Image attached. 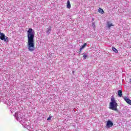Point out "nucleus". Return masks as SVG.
I'll use <instances>...</instances> for the list:
<instances>
[{"mask_svg": "<svg viewBox=\"0 0 131 131\" xmlns=\"http://www.w3.org/2000/svg\"><path fill=\"white\" fill-rule=\"evenodd\" d=\"M35 32L31 28H29L27 31V37H28V49L30 52H33L35 50V47L34 46V35Z\"/></svg>", "mask_w": 131, "mask_h": 131, "instance_id": "1", "label": "nucleus"}, {"mask_svg": "<svg viewBox=\"0 0 131 131\" xmlns=\"http://www.w3.org/2000/svg\"><path fill=\"white\" fill-rule=\"evenodd\" d=\"M111 101V102L110 103L109 108L111 109V110H113L114 111H117V106H118V105L115 100V98L112 97Z\"/></svg>", "mask_w": 131, "mask_h": 131, "instance_id": "2", "label": "nucleus"}, {"mask_svg": "<svg viewBox=\"0 0 131 131\" xmlns=\"http://www.w3.org/2000/svg\"><path fill=\"white\" fill-rule=\"evenodd\" d=\"M0 39L1 40H4V41H6V42L9 41V37H6V35H5L4 33L0 34Z\"/></svg>", "mask_w": 131, "mask_h": 131, "instance_id": "3", "label": "nucleus"}, {"mask_svg": "<svg viewBox=\"0 0 131 131\" xmlns=\"http://www.w3.org/2000/svg\"><path fill=\"white\" fill-rule=\"evenodd\" d=\"M106 126L108 128L110 127H112L113 126V122L111 121V120H108L106 122Z\"/></svg>", "mask_w": 131, "mask_h": 131, "instance_id": "4", "label": "nucleus"}, {"mask_svg": "<svg viewBox=\"0 0 131 131\" xmlns=\"http://www.w3.org/2000/svg\"><path fill=\"white\" fill-rule=\"evenodd\" d=\"M123 99L125 101L126 103L129 105H131V100L127 98V97L125 96L123 97Z\"/></svg>", "mask_w": 131, "mask_h": 131, "instance_id": "5", "label": "nucleus"}, {"mask_svg": "<svg viewBox=\"0 0 131 131\" xmlns=\"http://www.w3.org/2000/svg\"><path fill=\"white\" fill-rule=\"evenodd\" d=\"M51 31H52V27H49L46 30V33H48V34H50L51 33Z\"/></svg>", "mask_w": 131, "mask_h": 131, "instance_id": "6", "label": "nucleus"}, {"mask_svg": "<svg viewBox=\"0 0 131 131\" xmlns=\"http://www.w3.org/2000/svg\"><path fill=\"white\" fill-rule=\"evenodd\" d=\"M67 8H68V9H70V8H71V4H70V1L69 0H68L67 2Z\"/></svg>", "mask_w": 131, "mask_h": 131, "instance_id": "7", "label": "nucleus"}, {"mask_svg": "<svg viewBox=\"0 0 131 131\" xmlns=\"http://www.w3.org/2000/svg\"><path fill=\"white\" fill-rule=\"evenodd\" d=\"M118 95L120 98H121V97H122V91L121 90H119L118 91Z\"/></svg>", "mask_w": 131, "mask_h": 131, "instance_id": "8", "label": "nucleus"}, {"mask_svg": "<svg viewBox=\"0 0 131 131\" xmlns=\"http://www.w3.org/2000/svg\"><path fill=\"white\" fill-rule=\"evenodd\" d=\"M98 12L100 13L101 14H104V10H103V9L100 8L98 9Z\"/></svg>", "mask_w": 131, "mask_h": 131, "instance_id": "9", "label": "nucleus"}, {"mask_svg": "<svg viewBox=\"0 0 131 131\" xmlns=\"http://www.w3.org/2000/svg\"><path fill=\"white\" fill-rule=\"evenodd\" d=\"M107 27H108V28H110L111 27V26H114V25L113 24H109V21H108L107 23Z\"/></svg>", "mask_w": 131, "mask_h": 131, "instance_id": "10", "label": "nucleus"}, {"mask_svg": "<svg viewBox=\"0 0 131 131\" xmlns=\"http://www.w3.org/2000/svg\"><path fill=\"white\" fill-rule=\"evenodd\" d=\"M112 50L113 52H115V53H118V50H117V49H116L114 47H112Z\"/></svg>", "mask_w": 131, "mask_h": 131, "instance_id": "11", "label": "nucleus"}, {"mask_svg": "<svg viewBox=\"0 0 131 131\" xmlns=\"http://www.w3.org/2000/svg\"><path fill=\"white\" fill-rule=\"evenodd\" d=\"M86 47V43H84L82 46H81V49H83Z\"/></svg>", "mask_w": 131, "mask_h": 131, "instance_id": "12", "label": "nucleus"}, {"mask_svg": "<svg viewBox=\"0 0 131 131\" xmlns=\"http://www.w3.org/2000/svg\"><path fill=\"white\" fill-rule=\"evenodd\" d=\"M83 59H86L88 58V55L85 53H83Z\"/></svg>", "mask_w": 131, "mask_h": 131, "instance_id": "13", "label": "nucleus"}, {"mask_svg": "<svg viewBox=\"0 0 131 131\" xmlns=\"http://www.w3.org/2000/svg\"><path fill=\"white\" fill-rule=\"evenodd\" d=\"M51 118H52V116H50L49 117L47 118V120L48 121L51 120Z\"/></svg>", "mask_w": 131, "mask_h": 131, "instance_id": "14", "label": "nucleus"}, {"mask_svg": "<svg viewBox=\"0 0 131 131\" xmlns=\"http://www.w3.org/2000/svg\"><path fill=\"white\" fill-rule=\"evenodd\" d=\"M82 48H80V49H79V53H81V51H82Z\"/></svg>", "mask_w": 131, "mask_h": 131, "instance_id": "15", "label": "nucleus"}, {"mask_svg": "<svg viewBox=\"0 0 131 131\" xmlns=\"http://www.w3.org/2000/svg\"><path fill=\"white\" fill-rule=\"evenodd\" d=\"M73 73H74V71H73Z\"/></svg>", "mask_w": 131, "mask_h": 131, "instance_id": "16", "label": "nucleus"}, {"mask_svg": "<svg viewBox=\"0 0 131 131\" xmlns=\"http://www.w3.org/2000/svg\"><path fill=\"white\" fill-rule=\"evenodd\" d=\"M2 33L0 32V34H1Z\"/></svg>", "mask_w": 131, "mask_h": 131, "instance_id": "17", "label": "nucleus"}]
</instances>
